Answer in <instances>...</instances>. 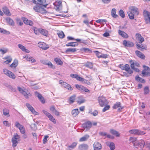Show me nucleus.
<instances>
[{"mask_svg": "<svg viewBox=\"0 0 150 150\" xmlns=\"http://www.w3.org/2000/svg\"><path fill=\"white\" fill-rule=\"evenodd\" d=\"M39 4L44 5L46 2V0H37Z\"/></svg>", "mask_w": 150, "mask_h": 150, "instance_id": "63", "label": "nucleus"}, {"mask_svg": "<svg viewBox=\"0 0 150 150\" xmlns=\"http://www.w3.org/2000/svg\"><path fill=\"white\" fill-rule=\"evenodd\" d=\"M137 140V138L135 137H130L129 139V141L130 142L133 143V144L135 142H136V141Z\"/></svg>", "mask_w": 150, "mask_h": 150, "instance_id": "54", "label": "nucleus"}, {"mask_svg": "<svg viewBox=\"0 0 150 150\" xmlns=\"http://www.w3.org/2000/svg\"><path fill=\"white\" fill-rule=\"evenodd\" d=\"M139 14L138 8L136 6H131L129 8L127 14L129 18L131 20L134 19V16H138Z\"/></svg>", "mask_w": 150, "mask_h": 150, "instance_id": "2", "label": "nucleus"}, {"mask_svg": "<svg viewBox=\"0 0 150 150\" xmlns=\"http://www.w3.org/2000/svg\"><path fill=\"white\" fill-rule=\"evenodd\" d=\"M20 138L19 135L16 134L13 136V137L12 138V142L13 143L12 146L13 147H15L17 146L18 144L17 140L19 139Z\"/></svg>", "mask_w": 150, "mask_h": 150, "instance_id": "11", "label": "nucleus"}, {"mask_svg": "<svg viewBox=\"0 0 150 150\" xmlns=\"http://www.w3.org/2000/svg\"><path fill=\"white\" fill-rule=\"evenodd\" d=\"M119 14L120 16L122 18H124L125 17V14L123 11L122 10H120L119 11Z\"/></svg>", "mask_w": 150, "mask_h": 150, "instance_id": "57", "label": "nucleus"}, {"mask_svg": "<svg viewBox=\"0 0 150 150\" xmlns=\"http://www.w3.org/2000/svg\"><path fill=\"white\" fill-rule=\"evenodd\" d=\"M81 78L82 79L79 80V81H81V82H84V83L88 85H90L91 84V83L90 82H89L88 80L84 79L83 78L81 77Z\"/></svg>", "mask_w": 150, "mask_h": 150, "instance_id": "52", "label": "nucleus"}, {"mask_svg": "<svg viewBox=\"0 0 150 150\" xmlns=\"http://www.w3.org/2000/svg\"><path fill=\"white\" fill-rule=\"evenodd\" d=\"M93 52L96 54V56L98 58H100V57L101 54L100 52L97 51H94Z\"/></svg>", "mask_w": 150, "mask_h": 150, "instance_id": "58", "label": "nucleus"}, {"mask_svg": "<svg viewBox=\"0 0 150 150\" xmlns=\"http://www.w3.org/2000/svg\"><path fill=\"white\" fill-rule=\"evenodd\" d=\"M109 146L110 149V150H114L115 147L114 144L113 142L110 143Z\"/></svg>", "mask_w": 150, "mask_h": 150, "instance_id": "53", "label": "nucleus"}, {"mask_svg": "<svg viewBox=\"0 0 150 150\" xmlns=\"http://www.w3.org/2000/svg\"><path fill=\"white\" fill-rule=\"evenodd\" d=\"M48 117L49 118L50 120L54 124L56 123V121L55 119L53 117V116L51 115V114Z\"/></svg>", "mask_w": 150, "mask_h": 150, "instance_id": "51", "label": "nucleus"}, {"mask_svg": "<svg viewBox=\"0 0 150 150\" xmlns=\"http://www.w3.org/2000/svg\"><path fill=\"white\" fill-rule=\"evenodd\" d=\"M119 34L124 38H129L128 35L124 31L119 30L118 31Z\"/></svg>", "mask_w": 150, "mask_h": 150, "instance_id": "21", "label": "nucleus"}, {"mask_svg": "<svg viewBox=\"0 0 150 150\" xmlns=\"http://www.w3.org/2000/svg\"><path fill=\"white\" fill-rule=\"evenodd\" d=\"M89 137V136L88 135H86L81 137L79 140L80 142H82L86 141Z\"/></svg>", "mask_w": 150, "mask_h": 150, "instance_id": "42", "label": "nucleus"}, {"mask_svg": "<svg viewBox=\"0 0 150 150\" xmlns=\"http://www.w3.org/2000/svg\"><path fill=\"white\" fill-rule=\"evenodd\" d=\"M110 132L112 134L116 136V137H119L120 136L119 133L115 130L111 129Z\"/></svg>", "mask_w": 150, "mask_h": 150, "instance_id": "39", "label": "nucleus"}, {"mask_svg": "<svg viewBox=\"0 0 150 150\" xmlns=\"http://www.w3.org/2000/svg\"><path fill=\"white\" fill-rule=\"evenodd\" d=\"M116 11L115 8H112L111 11V15L112 16L113 18H117L118 16L116 14Z\"/></svg>", "mask_w": 150, "mask_h": 150, "instance_id": "41", "label": "nucleus"}, {"mask_svg": "<svg viewBox=\"0 0 150 150\" xmlns=\"http://www.w3.org/2000/svg\"><path fill=\"white\" fill-rule=\"evenodd\" d=\"M93 148L94 150H100L102 148V146L100 143L96 142L94 143Z\"/></svg>", "mask_w": 150, "mask_h": 150, "instance_id": "19", "label": "nucleus"}, {"mask_svg": "<svg viewBox=\"0 0 150 150\" xmlns=\"http://www.w3.org/2000/svg\"><path fill=\"white\" fill-rule=\"evenodd\" d=\"M47 65L48 66L51 68H53V65L52 63L50 61H46L44 63H43Z\"/></svg>", "mask_w": 150, "mask_h": 150, "instance_id": "48", "label": "nucleus"}, {"mask_svg": "<svg viewBox=\"0 0 150 150\" xmlns=\"http://www.w3.org/2000/svg\"><path fill=\"white\" fill-rule=\"evenodd\" d=\"M88 148V145L85 144H81L78 146V149L80 150H87Z\"/></svg>", "mask_w": 150, "mask_h": 150, "instance_id": "22", "label": "nucleus"}, {"mask_svg": "<svg viewBox=\"0 0 150 150\" xmlns=\"http://www.w3.org/2000/svg\"><path fill=\"white\" fill-rule=\"evenodd\" d=\"M85 66L90 68H92L93 67V64L91 62L87 63V64L85 65Z\"/></svg>", "mask_w": 150, "mask_h": 150, "instance_id": "55", "label": "nucleus"}, {"mask_svg": "<svg viewBox=\"0 0 150 150\" xmlns=\"http://www.w3.org/2000/svg\"><path fill=\"white\" fill-rule=\"evenodd\" d=\"M2 11L7 16H11V13L8 8L6 6H4L2 8Z\"/></svg>", "mask_w": 150, "mask_h": 150, "instance_id": "24", "label": "nucleus"}, {"mask_svg": "<svg viewBox=\"0 0 150 150\" xmlns=\"http://www.w3.org/2000/svg\"><path fill=\"white\" fill-rule=\"evenodd\" d=\"M77 145V143L75 142L73 143L71 145L68 146V148L69 150H71L74 149L76 147Z\"/></svg>", "mask_w": 150, "mask_h": 150, "instance_id": "47", "label": "nucleus"}, {"mask_svg": "<svg viewBox=\"0 0 150 150\" xmlns=\"http://www.w3.org/2000/svg\"><path fill=\"white\" fill-rule=\"evenodd\" d=\"M98 100L100 105L101 107L105 106L108 103V102L105 97L103 96H99Z\"/></svg>", "mask_w": 150, "mask_h": 150, "instance_id": "3", "label": "nucleus"}, {"mask_svg": "<svg viewBox=\"0 0 150 150\" xmlns=\"http://www.w3.org/2000/svg\"><path fill=\"white\" fill-rule=\"evenodd\" d=\"M40 33L42 35L46 36H47L48 35V32L47 30L42 28H40Z\"/></svg>", "mask_w": 150, "mask_h": 150, "instance_id": "32", "label": "nucleus"}, {"mask_svg": "<svg viewBox=\"0 0 150 150\" xmlns=\"http://www.w3.org/2000/svg\"><path fill=\"white\" fill-rule=\"evenodd\" d=\"M76 51L77 49L75 48H69L67 49L65 52L66 54H68L69 52H76Z\"/></svg>", "mask_w": 150, "mask_h": 150, "instance_id": "30", "label": "nucleus"}, {"mask_svg": "<svg viewBox=\"0 0 150 150\" xmlns=\"http://www.w3.org/2000/svg\"><path fill=\"white\" fill-rule=\"evenodd\" d=\"M85 100L82 96H80L78 97V100L77 101V103L80 105L81 103H84L85 102Z\"/></svg>", "mask_w": 150, "mask_h": 150, "instance_id": "37", "label": "nucleus"}, {"mask_svg": "<svg viewBox=\"0 0 150 150\" xmlns=\"http://www.w3.org/2000/svg\"><path fill=\"white\" fill-rule=\"evenodd\" d=\"M78 43L75 42H71L67 43L66 45L67 47H76L78 45Z\"/></svg>", "mask_w": 150, "mask_h": 150, "instance_id": "33", "label": "nucleus"}, {"mask_svg": "<svg viewBox=\"0 0 150 150\" xmlns=\"http://www.w3.org/2000/svg\"><path fill=\"white\" fill-rule=\"evenodd\" d=\"M3 59L6 60L4 62V63L6 64L9 63L12 61V59L10 56H7L4 57L3 58Z\"/></svg>", "mask_w": 150, "mask_h": 150, "instance_id": "27", "label": "nucleus"}, {"mask_svg": "<svg viewBox=\"0 0 150 150\" xmlns=\"http://www.w3.org/2000/svg\"><path fill=\"white\" fill-rule=\"evenodd\" d=\"M15 126L16 127L18 128L22 134H24L25 133V128L24 127L19 124L18 122H16L15 124Z\"/></svg>", "mask_w": 150, "mask_h": 150, "instance_id": "14", "label": "nucleus"}, {"mask_svg": "<svg viewBox=\"0 0 150 150\" xmlns=\"http://www.w3.org/2000/svg\"><path fill=\"white\" fill-rule=\"evenodd\" d=\"M121 103L119 102H117L112 107L114 109H116L117 108L121 107Z\"/></svg>", "mask_w": 150, "mask_h": 150, "instance_id": "46", "label": "nucleus"}, {"mask_svg": "<svg viewBox=\"0 0 150 150\" xmlns=\"http://www.w3.org/2000/svg\"><path fill=\"white\" fill-rule=\"evenodd\" d=\"M119 67L122 70H125L126 72H123V76L128 77L132 76L133 73V70L130 69L129 66L127 64L124 65L123 64H120L119 65Z\"/></svg>", "mask_w": 150, "mask_h": 150, "instance_id": "1", "label": "nucleus"}, {"mask_svg": "<svg viewBox=\"0 0 150 150\" xmlns=\"http://www.w3.org/2000/svg\"><path fill=\"white\" fill-rule=\"evenodd\" d=\"M18 47L26 53H29L30 51L26 49L25 47L21 44H19L18 45Z\"/></svg>", "mask_w": 150, "mask_h": 150, "instance_id": "29", "label": "nucleus"}, {"mask_svg": "<svg viewBox=\"0 0 150 150\" xmlns=\"http://www.w3.org/2000/svg\"><path fill=\"white\" fill-rule=\"evenodd\" d=\"M57 34L58 35V37L60 38H61V39L63 38L65 36V35L64 33L62 31H59L57 33Z\"/></svg>", "mask_w": 150, "mask_h": 150, "instance_id": "43", "label": "nucleus"}, {"mask_svg": "<svg viewBox=\"0 0 150 150\" xmlns=\"http://www.w3.org/2000/svg\"><path fill=\"white\" fill-rule=\"evenodd\" d=\"M70 76L73 78L76 79L77 80L79 81L82 79L81 77L76 74H71L70 75Z\"/></svg>", "mask_w": 150, "mask_h": 150, "instance_id": "34", "label": "nucleus"}, {"mask_svg": "<svg viewBox=\"0 0 150 150\" xmlns=\"http://www.w3.org/2000/svg\"><path fill=\"white\" fill-rule=\"evenodd\" d=\"M76 88L79 90L82 91H84L85 92L89 93L90 91L86 87H85L82 85H79L78 84H76L75 85Z\"/></svg>", "mask_w": 150, "mask_h": 150, "instance_id": "10", "label": "nucleus"}, {"mask_svg": "<svg viewBox=\"0 0 150 150\" xmlns=\"http://www.w3.org/2000/svg\"><path fill=\"white\" fill-rule=\"evenodd\" d=\"M21 19L23 20L24 23L26 25L32 26L33 25V23L31 20H28L25 17H22Z\"/></svg>", "mask_w": 150, "mask_h": 150, "instance_id": "13", "label": "nucleus"}, {"mask_svg": "<svg viewBox=\"0 0 150 150\" xmlns=\"http://www.w3.org/2000/svg\"><path fill=\"white\" fill-rule=\"evenodd\" d=\"M137 48L138 49H140V50L142 51L144 50H147V47L146 45L145 44H142L141 45L138 44L136 45Z\"/></svg>", "mask_w": 150, "mask_h": 150, "instance_id": "20", "label": "nucleus"}, {"mask_svg": "<svg viewBox=\"0 0 150 150\" xmlns=\"http://www.w3.org/2000/svg\"><path fill=\"white\" fill-rule=\"evenodd\" d=\"M27 107L29 110L32 112V113L35 115H38V113L36 112L34 109L29 104L27 103L26 104Z\"/></svg>", "mask_w": 150, "mask_h": 150, "instance_id": "15", "label": "nucleus"}, {"mask_svg": "<svg viewBox=\"0 0 150 150\" xmlns=\"http://www.w3.org/2000/svg\"><path fill=\"white\" fill-rule=\"evenodd\" d=\"M25 58H26V59L27 60L31 62H35L36 61L35 59H34L33 58L31 57H29L27 56H26L25 57Z\"/></svg>", "mask_w": 150, "mask_h": 150, "instance_id": "40", "label": "nucleus"}, {"mask_svg": "<svg viewBox=\"0 0 150 150\" xmlns=\"http://www.w3.org/2000/svg\"><path fill=\"white\" fill-rule=\"evenodd\" d=\"M35 94L42 103L44 104L45 103V100L41 94L37 92H35Z\"/></svg>", "mask_w": 150, "mask_h": 150, "instance_id": "17", "label": "nucleus"}, {"mask_svg": "<svg viewBox=\"0 0 150 150\" xmlns=\"http://www.w3.org/2000/svg\"><path fill=\"white\" fill-rule=\"evenodd\" d=\"M54 61L57 65L60 66L63 65V62L59 58H55L54 59Z\"/></svg>", "mask_w": 150, "mask_h": 150, "instance_id": "26", "label": "nucleus"}, {"mask_svg": "<svg viewBox=\"0 0 150 150\" xmlns=\"http://www.w3.org/2000/svg\"><path fill=\"white\" fill-rule=\"evenodd\" d=\"M54 8L56 10H59L62 7V0H55L53 3Z\"/></svg>", "mask_w": 150, "mask_h": 150, "instance_id": "7", "label": "nucleus"}, {"mask_svg": "<svg viewBox=\"0 0 150 150\" xmlns=\"http://www.w3.org/2000/svg\"><path fill=\"white\" fill-rule=\"evenodd\" d=\"M33 9L36 12L41 13H43L45 12V11L43 8L38 6H36L34 7Z\"/></svg>", "mask_w": 150, "mask_h": 150, "instance_id": "16", "label": "nucleus"}, {"mask_svg": "<svg viewBox=\"0 0 150 150\" xmlns=\"http://www.w3.org/2000/svg\"><path fill=\"white\" fill-rule=\"evenodd\" d=\"M136 38L139 43H142L144 41V38L139 33H136L135 35Z\"/></svg>", "mask_w": 150, "mask_h": 150, "instance_id": "18", "label": "nucleus"}, {"mask_svg": "<svg viewBox=\"0 0 150 150\" xmlns=\"http://www.w3.org/2000/svg\"><path fill=\"white\" fill-rule=\"evenodd\" d=\"M6 20L8 23L11 26H14L15 24L11 18L8 17L6 18Z\"/></svg>", "mask_w": 150, "mask_h": 150, "instance_id": "28", "label": "nucleus"}, {"mask_svg": "<svg viewBox=\"0 0 150 150\" xmlns=\"http://www.w3.org/2000/svg\"><path fill=\"white\" fill-rule=\"evenodd\" d=\"M135 53L136 55L139 58L143 59H145V56L140 51L136 50L135 51Z\"/></svg>", "mask_w": 150, "mask_h": 150, "instance_id": "23", "label": "nucleus"}, {"mask_svg": "<svg viewBox=\"0 0 150 150\" xmlns=\"http://www.w3.org/2000/svg\"><path fill=\"white\" fill-rule=\"evenodd\" d=\"M76 96L73 95L70 96L69 99V104H71L73 103L75 100Z\"/></svg>", "mask_w": 150, "mask_h": 150, "instance_id": "38", "label": "nucleus"}, {"mask_svg": "<svg viewBox=\"0 0 150 150\" xmlns=\"http://www.w3.org/2000/svg\"><path fill=\"white\" fill-rule=\"evenodd\" d=\"M143 68L144 69L143 70L142 74L143 76H150V68L147 66L144 65Z\"/></svg>", "mask_w": 150, "mask_h": 150, "instance_id": "6", "label": "nucleus"}, {"mask_svg": "<svg viewBox=\"0 0 150 150\" xmlns=\"http://www.w3.org/2000/svg\"><path fill=\"white\" fill-rule=\"evenodd\" d=\"M145 145V142L144 140L141 139L138 140L134 143V146H137V148H140L142 149Z\"/></svg>", "mask_w": 150, "mask_h": 150, "instance_id": "5", "label": "nucleus"}, {"mask_svg": "<svg viewBox=\"0 0 150 150\" xmlns=\"http://www.w3.org/2000/svg\"><path fill=\"white\" fill-rule=\"evenodd\" d=\"M135 79L137 81L142 83H145V80L139 77L138 75L136 76Z\"/></svg>", "mask_w": 150, "mask_h": 150, "instance_id": "35", "label": "nucleus"}, {"mask_svg": "<svg viewBox=\"0 0 150 150\" xmlns=\"http://www.w3.org/2000/svg\"><path fill=\"white\" fill-rule=\"evenodd\" d=\"M144 93L145 94H148L149 92V90L148 86H146L144 89Z\"/></svg>", "mask_w": 150, "mask_h": 150, "instance_id": "56", "label": "nucleus"}, {"mask_svg": "<svg viewBox=\"0 0 150 150\" xmlns=\"http://www.w3.org/2000/svg\"><path fill=\"white\" fill-rule=\"evenodd\" d=\"M122 44L125 47H133L134 45L133 42L125 40L123 41Z\"/></svg>", "mask_w": 150, "mask_h": 150, "instance_id": "9", "label": "nucleus"}, {"mask_svg": "<svg viewBox=\"0 0 150 150\" xmlns=\"http://www.w3.org/2000/svg\"><path fill=\"white\" fill-rule=\"evenodd\" d=\"M16 23L20 26H22L23 25V23L21 21V18H16Z\"/></svg>", "mask_w": 150, "mask_h": 150, "instance_id": "45", "label": "nucleus"}, {"mask_svg": "<svg viewBox=\"0 0 150 150\" xmlns=\"http://www.w3.org/2000/svg\"><path fill=\"white\" fill-rule=\"evenodd\" d=\"M110 108V106L109 105H106L103 109L102 111L103 112H105L106 110H108Z\"/></svg>", "mask_w": 150, "mask_h": 150, "instance_id": "60", "label": "nucleus"}, {"mask_svg": "<svg viewBox=\"0 0 150 150\" xmlns=\"http://www.w3.org/2000/svg\"><path fill=\"white\" fill-rule=\"evenodd\" d=\"M62 86L67 89L69 90L72 91L73 90V88L71 86L66 82L63 83V85Z\"/></svg>", "mask_w": 150, "mask_h": 150, "instance_id": "31", "label": "nucleus"}, {"mask_svg": "<svg viewBox=\"0 0 150 150\" xmlns=\"http://www.w3.org/2000/svg\"><path fill=\"white\" fill-rule=\"evenodd\" d=\"M4 125L6 126L9 127L10 126L11 124L7 121H3Z\"/></svg>", "mask_w": 150, "mask_h": 150, "instance_id": "61", "label": "nucleus"}, {"mask_svg": "<svg viewBox=\"0 0 150 150\" xmlns=\"http://www.w3.org/2000/svg\"><path fill=\"white\" fill-rule=\"evenodd\" d=\"M7 49L6 48H2L0 49V51L3 54H4L6 53L7 51Z\"/></svg>", "mask_w": 150, "mask_h": 150, "instance_id": "64", "label": "nucleus"}, {"mask_svg": "<svg viewBox=\"0 0 150 150\" xmlns=\"http://www.w3.org/2000/svg\"><path fill=\"white\" fill-rule=\"evenodd\" d=\"M92 125L91 122L90 121H87L83 124L82 126L83 127L87 129H89L92 126Z\"/></svg>", "mask_w": 150, "mask_h": 150, "instance_id": "25", "label": "nucleus"}, {"mask_svg": "<svg viewBox=\"0 0 150 150\" xmlns=\"http://www.w3.org/2000/svg\"><path fill=\"white\" fill-rule=\"evenodd\" d=\"M26 98H28L29 96H32L31 94L30 93H28L25 91H24L22 93Z\"/></svg>", "mask_w": 150, "mask_h": 150, "instance_id": "50", "label": "nucleus"}, {"mask_svg": "<svg viewBox=\"0 0 150 150\" xmlns=\"http://www.w3.org/2000/svg\"><path fill=\"white\" fill-rule=\"evenodd\" d=\"M79 113L78 109H73L72 110L71 113L73 116L74 117H76L77 115Z\"/></svg>", "mask_w": 150, "mask_h": 150, "instance_id": "36", "label": "nucleus"}, {"mask_svg": "<svg viewBox=\"0 0 150 150\" xmlns=\"http://www.w3.org/2000/svg\"><path fill=\"white\" fill-rule=\"evenodd\" d=\"M129 63H130V67L132 69H134V62L132 60H131L129 61Z\"/></svg>", "mask_w": 150, "mask_h": 150, "instance_id": "62", "label": "nucleus"}, {"mask_svg": "<svg viewBox=\"0 0 150 150\" xmlns=\"http://www.w3.org/2000/svg\"><path fill=\"white\" fill-rule=\"evenodd\" d=\"M38 45L40 48L45 50H47L49 47L48 45L43 42H39L38 43Z\"/></svg>", "mask_w": 150, "mask_h": 150, "instance_id": "12", "label": "nucleus"}, {"mask_svg": "<svg viewBox=\"0 0 150 150\" xmlns=\"http://www.w3.org/2000/svg\"><path fill=\"white\" fill-rule=\"evenodd\" d=\"M3 72L4 74L9 78L14 79L16 78V75L11 71L6 69H3Z\"/></svg>", "mask_w": 150, "mask_h": 150, "instance_id": "4", "label": "nucleus"}, {"mask_svg": "<svg viewBox=\"0 0 150 150\" xmlns=\"http://www.w3.org/2000/svg\"><path fill=\"white\" fill-rule=\"evenodd\" d=\"M3 113L4 115L6 116L9 114V110L7 109H4L3 110Z\"/></svg>", "mask_w": 150, "mask_h": 150, "instance_id": "59", "label": "nucleus"}, {"mask_svg": "<svg viewBox=\"0 0 150 150\" xmlns=\"http://www.w3.org/2000/svg\"><path fill=\"white\" fill-rule=\"evenodd\" d=\"M129 132L131 134L137 135H142L145 134L144 132L139 130L138 129H131L129 130Z\"/></svg>", "mask_w": 150, "mask_h": 150, "instance_id": "8", "label": "nucleus"}, {"mask_svg": "<svg viewBox=\"0 0 150 150\" xmlns=\"http://www.w3.org/2000/svg\"><path fill=\"white\" fill-rule=\"evenodd\" d=\"M18 64V61L17 60H14L13 62L11 64L10 66L12 68H15Z\"/></svg>", "mask_w": 150, "mask_h": 150, "instance_id": "44", "label": "nucleus"}, {"mask_svg": "<svg viewBox=\"0 0 150 150\" xmlns=\"http://www.w3.org/2000/svg\"><path fill=\"white\" fill-rule=\"evenodd\" d=\"M33 29L34 30V33L36 35H38L40 33V28H37L35 27H33Z\"/></svg>", "mask_w": 150, "mask_h": 150, "instance_id": "49", "label": "nucleus"}]
</instances>
